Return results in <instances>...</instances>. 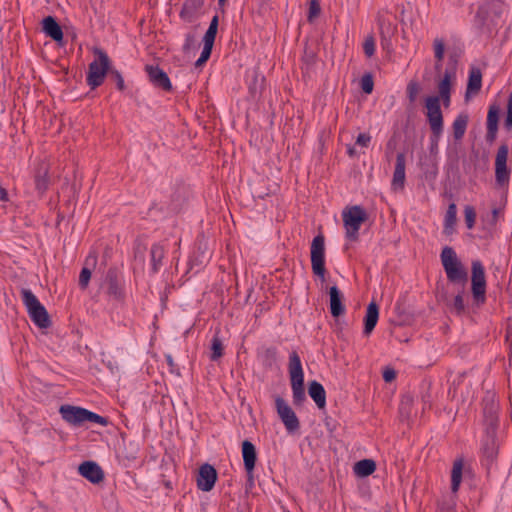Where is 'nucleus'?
<instances>
[{
  "label": "nucleus",
  "mask_w": 512,
  "mask_h": 512,
  "mask_svg": "<svg viewBox=\"0 0 512 512\" xmlns=\"http://www.w3.org/2000/svg\"><path fill=\"white\" fill-rule=\"evenodd\" d=\"M463 468V457L456 458L453 462V467L451 471V491L454 494H456L459 491L462 482Z\"/></svg>",
  "instance_id": "a878e982"
},
{
  "label": "nucleus",
  "mask_w": 512,
  "mask_h": 512,
  "mask_svg": "<svg viewBox=\"0 0 512 512\" xmlns=\"http://www.w3.org/2000/svg\"><path fill=\"white\" fill-rule=\"evenodd\" d=\"M465 223L468 229H472L475 225L476 211L473 206L467 205L464 209Z\"/></svg>",
  "instance_id": "37998d69"
},
{
  "label": "nucleus",
  "mask_w": 512,
  "mask_h": 512,
  "mask_svg": "<svg viewBox=\"0 0 512 512\" xmlns=\"http://www.w3.org/2000/svg\"><path fill=\"white\" fill-rule=\"evenodd\" d=\"M424 106L426 108V117L429 123L431 132L436 135L439 132H443V114L441 111L440 97L427 96L425 98Z\"/></svg>",
  "instance_id": "9b49d317"
},
{
  "label": "nucleus",
  "mask_w": 512,
  "mask_h": 512,
  "mask_svg": "<svg viewBox=\"0 0 512 512\" xmlns=\"http://www.w3.org/2000/svg\"><path fill=\"white\" fill-rule=\"evenodd\" d=\"M288 372L292 388L293 404L295 406H301L306 400L304 372L301 359L296 351L291 352L289 355Z\"/></svg>",
  "instance_id": "f03ea898"
},
{
  "label": "nucleus",
  "mask_w": 512,
  "mask_h": 512,
  "mask_svg": "<svg viewBox=\"0 0 512 512\" xmlns=\"http://www.w3.org/2000/svg\"><path fill=\"white\" fill-rule=\"evenodd\" d=\"M219 25V17L218 15H214L210 21L209 26L218 28Z\"/></svg>",
  "instance_id": "0e129e2a"
},
{
  "label": "nucleus",
  "mask_w": 512,
  "mask_h": 512,
  "mask_svg": "<svg viewBox=\"0 0 512 512\" xmlns=\"http://www.w3.org/2000/svg\"><path fill=\"white\" fill-rule=\"evenodd\" d=\"M0 201H2V202L8 201V192L1 185H0Z\"/></svg>",
  "instance_id": "680f3d73"
},
{
  "label": "nucleus",
  "mask_w": 512,
  "mask_h": 512,
  "mask_svg": "<svg viewBox=\"0 0 512 512\" xmlns=\"http://www.w3.org/2000/svg\"><path fill=\"white\" fill-rule=\"evenodd\" d=\"M509 147L506 143L499 146L495 157V184L497 187H508L511 168L507 166Z\"/></svg>",
  "instance_id": "9d476101"
},
{
  "label": "nucleus",
  "mask_w": 512,
  "mask_h": 512,
  "mask_svg": "<svg viewBox=\"0 0 512 512\" xmlns=\"http://www.w3.org/2000/svg\"><path fill=\"white\" fill-rule=\"evenodd\" d=\"M196 28L193 27L186 35H185V41L182 47V51L185 54H189L191 51H195L199 45L197 42V34H196Z\"/></svg>",
  "instance_id": "72a5a7b5"
},
{
  "label": "nucleus",
  "mask_w": 512,
  "mask_h": 512,
  "mask_svg": "<svg viewBox=\"0 0 512 512\" xmlns=\"http://www.w3.org/2000/svg\"><path fill=\"white\" fill-rule=\"evenodd\" d=\"M21 298L34 324L42 329L49 328L52 324L50 316L33 292L23 288L21 290Z\"/></svg>",
  "instance_id": "7ed1b4c3"
},
{
  "label": "nucleus",
  "mask_w": 512,
  "mask_h": 512,
  "mask_svg": "<svg viewBox=\"0 0 512 512\" xmlns=\"http://www.w3.org/2000/svg\"><path fill=\"white\" fill-rule=\"evenodd\" d=\"M377 23L379 26L382 47L390 50L392 48L391 39L397 32V25L382 16H378Z\"/></svg>",
  "instance_id": "6ab92c4d"
},
{
  "label": "nucleus",
  "mask_w": 512,
  "mask_h": 512,
  "mask_svg": "<svg viewBox=\"0 0 512 512\" xmlns=\"http://www.w3.org/2000/svg\"><path fill=\"white\" fill-rule=\"evenodd\" d=\"M455 503H442L440 505L441 512H452L454 510Z\"/></svg>",
  "instance_id": "bf43d9fd"
},
{
  "label": "nucleus",
  "mask_w": 512,
  "mask_h": 512,
  "mask_svg": "<svg viewBox=\"0 0 512 512\" xmlns=\"http://www.w3.org/2000/svg\"><path fill=\"white\" fill-rule=\"evenodd\" d=\"M503 209L500 207H493L491 213L482 216L483 229L487 230L490 234L496 231V226Z\"/></svg>",
  "instance_id": "c756f323"
},
{
  "label": "nucleus",
  "mask_w": 512,
  "mask_h": 512,
  "mask_svg": "<svg viewBox=\"0 0 512 512\" xmlns=\"http://www.w3.org/2000/svg\"><path fill=\"white\" fill-rule=\"evenodd\" d=\"M218 474L216 469L208 464L205 463L199 468L198 476H197V487L201 491L209 492L211 491L215 483L217 481Z\"/></svg>",
  "instance_id": "4468645a"
},
{
  "label": "nucleus",
  "mask_w": 512,
  "mask_h": 512,
  "mask_svg": "<svg viewBox=\"0 0 512 512\" xmlns=\"http://www.w3.org/2000/svg\"><path fill=\"white\" fill-rule=\"evenodd\" d=\"M92 272L88 267H83L79 275V286L81 289L88 287Z\"/></svg>",
  "instance_id": "de8ad7c7"
},
{
  "label": "nucleus",
  "mask_w": 512,
  "mask_h": 512,
  "mask_svg": "<svg viewBox=\"0 0 512 512\" xmlns=\"http://www.w3.org/2000/svg\"><path fill=\"white\" fill-rule=\"evenodd\" d=\"M330 313L334 318H338L345 313V305L343 304L344 296L337 286L329 289Z\"/></svg>",
  "instance_id": "aec40b11"
},
{
  "label": "nucleus",
  "mask_w": 512,
  "mask_h": 512,
  "mask_svg": "<svg viewBox=\"0 0 512 512\" xmlns=\"http://www.w3.org/2000/svg\"><path fill=\"white\" fill-rule=\"evenodd\" d=\"M265 87V77L258 70H253L249 82V93L253 99L259 98Z\"/></svg>",
  "instance_id": "bb28decb"
},
{
  "label": "nucleus",
  "mask_w": 512,
  "mask_h": 512,
  "mask_svg": "<svg viewBox=\"0 0 512 512\" xmlns=\"http://www.w3.org/2000/svg\"><path fill=\"white\" fill-rule=\"evenodd\" d=\"M165 256V249L160 243H155L150 249L151 270L156 274L162 267V260Z\"/></svg>",
  "instance_id": "cd10ccee"
},
{
  "label": "nucleus",
  "mask_w": 512,
  "mask_h": 512,
  "mask_svg": "<svg viewBox=\"0 0 512 512\" xmlns=\"http://www.w3.org/2000/svg\"><path fill=\"white\" fill-rule=\"evenodd\" d=\"M363 51L367 57H372L375 53V39L372 35L365 38Z\"/></svg>",
  "instance_id": "a18cd8bd"
},
{
  "label": "nucleus",
  "mask_w": 512,
  "mask_h": 512,
  "mask_svg": "<svg viewBox=\"0 0 512 512\" xmlns=\"http://www.w3.org/2000/svg\"><path fill=\"white\" fill-rule=\"evenodd\" d=\"M405 166H406V157L404 153H398L396 156L395 169L392 178V187L397 189H403L405 184Z\"/></svg>",
  "instance_id": "412c9836"
},
{
  "label": "nucleus",
  "mask_w": 512,
  "mask_h": 512,
  "mask_svg": "<svg viewBox=\"0 0 512 512\" xmlns=\"http://www.w3.org/2000/svg\"><path fill=\"white\" fill-rule=\"evenodd\" d=\"M102 288L109 298L117 302L124 301L126 297L123 276L116 267L107 270Z\"/></svg>",
  "instance_id": "0eeeda50"
},
{
  "label": "nucleus",
  "mask_w": 512,
  "mask_h": 512,
  "mask_svg": "<svg viewBox=\"0 0 512 512\" xmlns=\"http://www.w3.org/2000/svg\"><path fill=\"white\" fill-rule=\"evenodd\" d=\"M436 97H440V102H443L445 107H448L451 102V94H443V95H435Z\"/></svg>",
  "instance_id": "13d9d810"
},
{
  "label": "nucleus",
  "mask_w": 512,
  "mask_h": 512,
  "mask_svg": "<svg viewBox=\"0 0 512 512\" xmlns=\"http://www.w3.org/2000/svg\"><path fill=\"white\" fill-rule=\"evenodd\" d=\"M451 74L446 71L443 78L438 83V95L451 94Z\"/></svg>",
  "instance_id": "4c0bfd02"
},
{
  "label": "nucleus",
  "mask_w": 512,
  "mask_h": 512,
  "mask_svg": "<svg viewBox=\"0 0 512 512\" xmlns=\"http://www.w3.org/2000/svg\"><path fill=\"white\" fill-rule=\"evenodd\" d=\"M353 469L358 477H367L375 472L376 463L372 459H362L355 463Z\"/></svg>",
  "instance_id": "7c9ffc66"
},
{
  "label": "nucleus",
  "mask_w": 512,
  "mask_h": 512,
  "mask_svg": "<svg viewBox=\"0 0 512 512\" xmlns=\"http://www.w3.org/2000/svg\"><path fill=\"white\" fill-rule=\"evenodd\" d=\"M433 48H434V57L437 61L436 69H439L441 66V63L444 59V53H445L444 40L441 38H435L434 42H433Z\"/></svg>",
  "instance_id": "c9c22d12"
},
{
  "label": "nucleus",
  "mask_w": 512,
  "mask_h": 512,
  "mask_svg": "<svg viewBox=\"0 0 512 512\" xmlns=\"http://www.w3.org/2000/svg\"><path fill=\"white\" fill-rule=\"evenodd\" d=\"M145 71L148 74L149 81L154 87L160 88L166 92H170L172 90L170 78L158 65H146Z\"/></svg>",
  "instance_id": "2eb2a0df"
},
{
  "label": "nucleus",
  "mask_w": 512,
  "mask_h": 512,
  "mask_svg": "<svg viewBox=\"0 0 512 512\" xmlns=\"http://www.w3.org/2000/svg\"><path fill=\"white\" fill-rule=\"evenodd\" d=\"M346 238L357 241L361 225L368 219L366 211L359 205L346 208L342 213Z\"/></svg>",
  "instance_id": "423d86ee"
},
{
  "label": "nucleus",
  "mask_w": 512,
  "mask_h": 512,
  "mask_svg": "<svg viewBox=\"0 0 512 512\" xmlns=\"http://www.w3.org/2000/svg\"><path fill=\"white\" fill-rule=\"evenodd\" d=\"M499 118H500V107L496 104H492L489 106L486 120V135L485 140L487 143L492 144L496 138L498 133L499 126Z\"/></svg>",
  "instance_id": "dca6fc26"
},
{
  "label": "nucleus",
  "mask_w": 512,
  "mask_h": 512,
  "mask_svg": "<svg viewBox=\"0 0 512 512\" xmlns=\"http://www.w3.org/2000/svg\"><path fill=\"white\" fill-rule=\"evenodd\" d=\"M482 87V73L477 67H472L469 71L468 82L465 92V100L470 98V95H476Z\"/></svg>",
  "instance_id": "5701e85b"
},
{
  "label": "nucleus",
  "mask_w": 512,
  "mask_h": 512,
  "mask_svg": "<svg viewBox=\"0 0 512 512\" xmlns=\"http://www.w3.org/2000/svg\"><path fill=\"white\" fill-rule=\"evenodd\" d=\"M204 4L205 0H185L179 13L180 18L188 23L194 22L200 16Z\"/></svg>",
  "instance_id": "a211bd4d"
},
{
  "label": "nucleus",
  "mask_w": 512,
  "mask_h": 512,
  "mask_svg": "<svg viewBox=\"0 0 512 512\" xmlns=\"http://www.w3.org/2000/svg\"><path fill=\"white\" fill-rule=\"evenodd\" d=\"M483 454L489 462H493L496 457V449L493 442L486 443L483 447Z\"/></svg>",
  "instance_id": "3c124183"
},
{
  "label": "nucleus",
  "mask_w": 512,
  "mask_h": 512,
  "mask_svg": "<svg viewBox=\"0 0 512 512\" xmlns=\"http://www.w3.org/2000/svg\"><path fill=\"white\" fill-rule=\"evenodd\" d=\"M504 127L507 131L512 129V92L509 95L507 103V113L504 120Z\"/></svg>",
  "instance_id": "09e8293b"
},
{
  "label": "nucleus",
  "mask_w": 512,
  "mask_h": 512,
  "mask_svg": "<svg viewBox=\"0 0 512 512\" xmlns=\"http://www.w3.org/2000/svg\"><path fill=\"white\" fill-rule=\"evenodd\" d=\"M308 394L319 409L326 407V391L321 383L316 380L308 384Z\"/></svg>",
  "instance_id": "393cba45"
},
{
  "label": "nucleus",
  "mask_w": 512,
  "mask_h": 512,
  "mask_svg": "<svg viewBox=\"0 0 512 512\" xmlns=\"http://www.w3.org/2000/svg\"><path fill=\"white\" fill-rule=\"evenodd\" d=\"M78 473L93 484L104 480L102 468L94 461H84L78 467Z\"/></svg>",
  "instance_id": "f3484780"
},
{
  "label": "nucleus",
  "mask_w": 512,
  "mask_h": 512,
  "mask_svg": "<svg viewBox=\"0 0 512 512\" xmlns=\"http://www.w3.org/2000/svg\"><path fill=\"white\" fill-rule=\"evenodd\" d=\"M218 28L209 26L203 37L204 46L212 48L215 42Z\"/></svg>",
  "instance_id": "c03bdc74"
},
{
  "label": "nucleus",
  "mask_w": 512,
  "mask_h": 512,
  "mask_svg": "<svg viewBox=\"0 0 512 512\" xmlns=\"http://www.w3.org/2000/svg\"><path fill=\"white\" fill-rule=\"evenodd\" d=\"M186 199V190L184 187H178L172 195V200L170 204V210L173 212H178Z\"/></svg>",
  "instance_id": "f704fd0d"
},
{
  "label": "nucleus",
  "mask_w": 512,
  "mask_h": 512,
  "mask_svg": "<svg viewBox=\"0 0 512 512\" xmlns=\"http://www.w3.org/2000/svg\"><path fill=\"white\" fill-rule=\"evenodd\" d=\"M94 54L97 56V59L89 64L86 76L87 85L92 90L103 84L111 64L107 53L102 49L96 48Z\"/></svg>",
  "instance_id": "20e7f679"
},
{
  "label": "nucleus",
  "mask_w": 512,
  "mask_h": 512,
  "mask_svg": "<svg viewBox=\"0 0 512 512\" xmlns=\"http://www.w3.org/2000/svg\"><path fill=\"white\" fill-rule=\"evenodd\" d=\"M165 359H166V362H167V364L169 366L170 372L179 376L180 375V370H179L178 365L174 362L172 355L166 354L165 355Z\"/></svg>",
  "instance_id": "5fc2aeb1"
},
{
  "label": "nucleus",
  "mask_w": 512,
  "mask_h": 512,
  "mask_svg": "<svg viewBox=\"0 0 512 512\" xmlns=\"http://www.w3.org/2000/svg\"><path fill=\"white\" fill-rule=\"evenodd\" d=\"M136 451L135 452H132V453H128V455H126V458L129 460V461H132V460H135L136 459Z\"/></svg>",
  "instance_id": "69168bd1"
},
{
  "label": "nucleus",
  "mask_w": 512,
  "mask_h": 512,
  "mask_svg": "<svg viewBox=\"0 0 512 512\" xmlns=\"http://www.w3.org/2000/svg\"><path fill=\"white\" fill-rule=\"evenodd\" d=\"M396 378V371L392 368H386L383 371V379L385 382H392Z\"/></svg>",
  "instance_id": "4d7b16f0"
},
{
  "label": "nucleus",
  "mask_w": 512,
  "mask_h": 512,
  "mask_svg": "<svg viewBox=\"0 0 512 512\" xmlns=\"http://www.w3.org/2000/svg\"><path fill=\"white\" fill-rule=\"evenodd\" d=\"M241 452L247 475V483L252 487L254 485V470L258 458L256 447L251 441L244 440L241 445Z\"/></svg>",
  "instance_id": "ddd939ff"
},
{
  "label": "nucleus",
  "mask_w": 512,
  "mask_h": 512,
  "mask_svg": "<svg viewBox=\"0 0 512 512\" xmlns=\"http://www.w3.org/2000/svg\"><path fill=\"white\" fill-rule=\"evenodd\" d=\"M227 0H218L220 6H224Z\"/></svg>",
  "instance_id": "338daca9"
},
{
  "label": "nucleus",
  "mask_w": 512,
  "mask_h": 512,
  "mask_svg": "<svg viewBox=\"0 0 512 512\" xmlns=\"http://www.w3.org/2000/svg\"><path fill=\"white\" fill-rule=\"evenodd\" d=\"M321 6L318 0H311L309 2V10L307 15V20L309 23H312L315 18L320 15Z\"/></svg>",
  "instance_id": "a19ab883"
},
{
  "label": "nucleus",
  "mask_w": 512,
  "mask_h": 512,
  "mask_svg": "<svg viewBox=\"0 0 512 512\" xmlns=\"http://www.w3.org/2000/svg\"><path fill=\"white\" fill-rule=\"evenodd\" d=\"M469 116L466 113L459 114L452 124L453 137L456 141L461 140L466 132Z\"/></svg>",
  "instance_id": "c85d7f7f"
},
{
  "label": "nucleus",
  "mask_w": 512,
  "mask_h": 512,
  "mask_svg": "<svg viewBox=\"0 0 512 512\" xmlns=\"http://www.w3.org/2000/svg\"><path fill=\"white\" fill-rule=\"evenodd\" d=\"M59 413L64 421L73 426H81L85 422H92L105 427L110 423L107 417L79 406L62 405Z\"/></svg>",
  "instance_id": "f257e3e1"
},
{
  "label": "nucleus",
  "mask_w": 512,
  "mask_h": 512,
  "mask_svg": "<svg viewBox=\"0 0 512 512\" xmlns=\"http://www.w3.org/2000/svg\"><path fill=\"white\" fill-rule=\"evenodd\" d=\"M348 152H349L350 155H353V150L352 149H349Z\"/></svg>",
  "instance_id": "774afa93"
},
{
  "label": "nucleus",
  "mask_w": 512,
  "mask_h": 512,
  "mask_svg": "<svg viewBox=\"0 0 512 512\" xmlns=\"http://www.w3.org/2000/svg\"><path fill=\"white\" fill-rule=\"evenodd\" d=\"M457 222V207L455 203H450L446 211L444 223L449 226H455Z\"/></svg>",
  "instance_id": "ea45409f"
},
{
  "label": "nucleus",
  "mask_w": 512,
  "mask_h": 512,
  "mask_svg": "<svg viewBox=\"0 0 512 512\" xmlns=\"http://www.w3.org/2000/svg\"><path fill=\"white\" fill-rule=\"evenodd\" d=\"M211 53H212V48L203 46L200 57L195 62V67L199 68L202 65H204L209 60Z\"/></svg>",
  "instance_id": "8fccbe9b"
},
{
  "label": "nucleus",
  "mask_w": 512,
  "mask_h": 512,
  "mask_svg": "<svg viewBox=\"0 0 512 512\" xmlns=\"http://www.w3.org/2000/svg\"><path fill=\"white\" fill-rule=\"evenodd\" d=\"M453 305L458 314H461L464 312L465 306H464L463 296L461 293H459L455 296Z\"/></svg>",
  "instance_id": "864d4df0"
},
{
  "label": "nucleus",
  "mask_w": 512,
  "mask_h": 512,
  "mask_svg": "<svg viewBox=\"0 0 512 512\" xmlns=\"http://www.w3.org/2000/svg\"><path fill=\"white\" fill-rule=\"evenodd\" d=\"M49 176L46 164H40L35 173V186L39 192H44L48 188Z\"/></svg>",
  "instance_id": "2f4dec72"
},
{
  "label": "nucleus",
  "mask_w": 512,
  "mask_h": 512,
  "mask_svg": "<svg viewBox=\"0 0 512 512\" xmlns=\"http://www.w3.org/2000/svg\"><path fill=\"white\" fill-rule=\"evenodd\" d=\"M311 267L314 275L325 280V237L323 234L315 236L311 243Z\"/></svg>",
  "instance_id": "1a4fd4ad"
},
{
  "label": "nucleus",
  "mask_w": 512,
  "mask_h": 512,
  "mask_svg": "<svg viewBox=\"0 0 512 512\" xmlns=\"http://www.w3.org/2000/svg\"><path fill=\"white\" fill-rule=\"evenodd\" d=\"M275 407L279 418L288 432H295L300 428L298 417L282 397L277 396L275 398Z\"/></svg>",
  "instance_id": "f8f14e48"
},
{
  "label": "nucleus",
  "mask_w": 512,
  "mask_h": 512,
  "mask_svg": "<svg viewBox=\"0 0 512 512\" xmlns=\"http://www.w3.org/2000/svg\"><path fill=\"white\" fill-rule=\"evenodd\" d=\"M454 227H455V226H449V225H447V223H444V230H443V232H444L446 235H451V234H453V232H454Z\"/></svg>",
  "instance_id": "e2e57ef3"
},
{
  "label": "nucleus",
  "mask_w": 512,
  "mask_h": 512,
  "mask_svg": "<svg viewBox=\"0 0 512 512\" xmlns=\"http://www.w3.org/2000/svg\"><path fill=\"white\" fill-rule=\"evenodd\" d=\"M379 319V306L372 301L368 304L366 314L364 316L363 334L369 336L377 325Z\"/></svg>",
  "instance_id": "4be33fe9"
},
{
  "label": "nucleus",
  "mask_w": 512,
  "mask_h": 512,
  "mask_svg": "<svg viewBox=\"0 0 512 512\" xmlns=\"http://www.w3.org/2000/svg\"><path fill=\"white\" fill-rule=\"evenodd\" d=\"M471 291L477 305H483L486 302L485 269L480 260L472 261Z\"/></svg>",
  "instance_id": "6e6552de"
},
{
  "label": "nucleus",
  "mask_w": 512,
  "mask_h": 512,
  "mask_svg": "<svg viewBox=\"0 0 512 512\" xmlns=\"http://www.w3.org/2000/svg\"><path fill=\"white\" fill-rule=\"evenodd\" d=\"M440 257L448 280L452 283H461L462 285H465L468 280V274L457 258L453 248L445 246Z\"/></svg>",
  "instance_id": "39448f33"
},
{
  "label": "nucleus",
  "mask_w": 512,
  "mask_h": 512,
  "mask_svg": "<svg viewBox=\"0 0 512 512\" xmlns=\"http://www.w3.org/2000/svg\"><path fill=\"white\" fill-rule=\"evenodd\" d=\"M360 87L365 94H371L374 88L373 76L370 73L364 74L360 80Z\"/></svg>",
  "instance_id": "58836bf2"
},
{
  "label": "nucleus",
  "mask_w": 512,
  "mask_h": 512,
  "mask_svg": "<svg viewBox=\"0 0 512 512\" xmlns=\"http://www.w3.org/2000/svg\"><path fill=\"white\" fill-rule=\"evenodd\" d=\"M146 249V246L140 242H136L134 245V258L136 261H139L140 264H144L145 262Z\"/></svg>",
  "instance_id": "49530a36"
},
{
  "label": "nucleus",
  "mask_w": 512,
  "mask_h": 512,
  "mask_svg": "<svg viewBox=\"0 0 512 512\" xmlns=\"http://www.w3.org/2000/svg\"><path fill=\"white\" fill-rule=\"evenodd\" d=\"M44 33L56 42L63 40V31L53 16H47L42 21Z\"/></svg>",
  "instance_id": "b1692460"
},
{
  "label": "nucleus",
  "mask_w": 512,
  "mask_h": 512,
  "mask_svg": "<svg viewBox=\"0 0 512 512\" xmlns=\"http://www.w3.org/2000/svg\"><path fill=\"white\" fill-rule=\"evenodd\" d=\"M371 141V136L366 133H360L357 136L356 144L362 146V147H368L369 143Z\"/></svg>",
  "instance_id": "6e6d98bb"
},
{
  "label": "nucleus",
  "mask_w": 512,
  "mask_h": 512,
  "mask_svg": "<svg viewBox=\"0 0 512 512\" xmlns=\"http://www.w3.org/2000/svg\"><path fill=\"white\" fill-rule=\"evenodd\" d=\"M443 132H439L437 135L434 132H431L430 137V153L437 154L438 153V142Z\"/></svg>",
  "instance_id": "603ef678"
},
{
  "label": "nucleus",
  "mask_w": 512,
  "mask_h": 512,
  "mask_svg": "<svg viewBox=\"0 0 512 512\" xmlns=\"http://www.w3.org/2000/svg\"><path fill=\"white\" fill-rule=\"evenodd\" d=\"M108 75H109L110 79L115 82L118 90L123 91L125 89L124 78L118 70H116L110 66Z\"/></svg>",
  "instance_id": "79ce46f5"
},
{
  "label": "nucleus",
  "mask_w": 512,
  "mask_h": 512,
  "mask_svg": "<svg viewBox=\"0 0 512 512\" xmlns=\"http://www.w3.org/2000/svg\"><path fill=\"white\" fill-rule=\"evenodd\" d=\"M211 349V355L210 359L212 361H217L219 358H221L224 354V346L222 343L221 338L219 337V332H216L212 339L210 344Z\"/></svg>",
  "instance_id": "473e14b6"
},
{
  "label": "nucleus",
  "mask_w": 512,
  "mask_h": 512,
  "mask_svg": "<svg viewBox=\"0 0 512 512\" xmlns=\"http://www.w3.org/2000/svg\"><path fill=\"white\" fill-rule=\"evenodd\" d=\"M421 85L416 80H410L406 87V94L409 102L411 104L415 103L417 100V96L419 92L421 91Z\"/></svg>",
  "instance_id": "e433bc0d"
},
{
  "label": "nucleus",
  "mask_w": 512,
  "mask_h": 512,
  "mask_svg": "<svg viewBox=\"0 0 512 512\" xmlns=\"http://www.w3.org/2000/svg\"><path fill=\"white\" fill-rule=\"evenodd\" d=\"M97 262V255L95 253H90L88 257L86 258V264L89 265H95Z\"/></svg>",
  "instance_id": "052dcab7"
}]
</instances>
